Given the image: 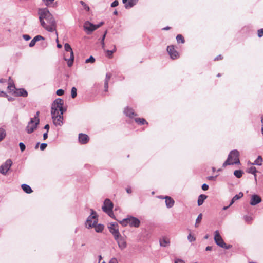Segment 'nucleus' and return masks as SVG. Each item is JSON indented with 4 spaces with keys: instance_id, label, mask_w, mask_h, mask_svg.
<instances>
[{
    "instance_id": "1",
    "label": "nucleus",
    "mask_w": 263,
    "mask_h": 263,
    "mask_svg": "<svg viewBox=\"0 0 263 263\" xmlns=\"http://www.w3.org/2000/svg\"><path fill=\"white\" fill-rule=\"evenodd\" d=\"M38 15L40 24L45 30L51 32L56 30V22L47 8L39 9Z\"/></svg>"
},
{
    "instance_id": "2",
    "label": "nucleus",
    "mask_w": 263,
    "mask_h": 263,
    "mask_svg": "<svg viewBox=\"0 0 263 263\" xmlns=\"http://www.w3.org/2000/svg\"><path fill=\"white\" fill-rule=\"evenodd\" d=\"M64 101L61 98L56 99L52 104L51 114L53 122L55 126H62L63 124Z\"/></svg>"
},
{
    "instance_id": "3",
    "label": "nucleus",
    "mask_w": 263,
    "mask_h": 263,
    "mask_svg": "<svg viewBox=\"0 0 263 263\" xmlns=\"http://www.w3.org/2000/svg\"><path fill=\"white\" fill-rule=\"evenodd\" d=\"M239 152L236 150H232L228 155L227 160L223 163L222 166L223 167L227 165L238 164L240 163Z\"/></svg>"
},
{
    "instance_id": "4",
    "label": "nucleus",
    "mask_w": 263,
    "mask_h": 263,
    "mask_svg": "<svg viewBox=\"0 0 263 263\" xmlns=\"http://www.w3.org/2000/svg\"><path fill=\"white\" fill-rule=\"evenodd\" d=\"M120 223L123 226L129 224L131 227L138 228L140 226V221L137 218L129 216L121 221Z\"/></svg>"
},
{
    "instance_id": "5",
    "label": "nucleus",
    "mask_w": 263,
    "mask_h": 263,
    "mask_svg": "<svg viewBox=\"0 0 263 263\" xmlns=\"http://www.w3.org/2000/svg\"><path fill=\"white\" fill-rule=\"evenodd\" d=\"M97 222L98 219L97 218L96 213L94 210L91 209V215L88 216L85 222L86 227L88 229L92 228L97 223Z\"/></svg>"
},
{
    "instance_id": "6",
    "label": "nucleus",
    "mask_w": 263,
    "mask_h": 263,
    "mask_svg": "<svg viewBox=\"0 0 263 263\" xmlns=\"http://www.w3.org/2000/svg\"><path fill=\"white\" fill-rule=\"evenodd\" d=\"M40 120L37 117L31 118L30 121L28 123L26 130L28 134H31L36 128L37 125L39 124Z\"/></svg>"
},
{
    "instance_id": "7",
    "label": "nucleus",
    "mask_w": 263,
    "mask_h": 263,
    "mask_svg": "<svg viewBox=\"0 0 263 263\" xmlns=\"http://www.w3.org/2000/svg\"><path fill=\"white\" fill-rule=\"evenodd\" d=\"M112 209V202L110 199H106L104 202L103 206H102L103 211L107 213L109 216L112 217V215H113Z\"/></svg>"
},
{
    "instance_id": "8",
    "label": "nucleus",
    "mask_w": 263,
    "mask_h": 263,
    "mask_svg": "<svg viewBox=\"0 0 263 263\" xmlns=\"http://www.w3.org/2000/svg\"><path fill=\"white\" fill-rule=\"evenodd\" d=\"M12 164V162L10 159L7 160L6 161L0 166V173L3 175H6Z\"/></svg>"
},
{
    "instance_id": "9",
    "label": "nucleus",
    "mask_w": 263,
    "mask_h": 263,
    "mask_svg": "<svg viewBox=\"0 0 263 263\" xmlns=\"http://www.w3.org/2000/svg\"><path fill=\"white\" fill-rule=\"evenodd\" d=\"M115 239L116 240L118 246L121 250H124L126 248L127 243L124 237L119 235L118 237L115 238Z\"/></svg>"
},
{
    "instance_id": "10",
    "label": "nucleus",
    "mask_w": 263,
    "mask_h": 263,
    "mask_svg": "<svg viewBox=\"0 0 263 263\" xmlns=\"http://www.w3.org/2000/svg\"><path fill=\"white\" fill-rule=\"evenodd\" d=\"M214 239L215 243L218 246L221 247H223V245H225V242H224L218 230L215 231L214 232Z\"/></svg>"
},
{
    "instance_id": "11",
    "label": "nucleus",
    "mask_w": 263,
    "mask_h": 263,
    "mask_svg": "<svg viewBox=\"0 0 263 263\" xmlns=\"http://www.w3.org/2000/svg\"><path fill=\"white\" fill-rule=\"evenodd\" d=\"M84 29L87 31V34H90L96 30V25L93 24L89 21H86L84 24Z\"/></svg>"
},
{
    "instance_id": "12",
    "label": "nucleus",
    "mask_w": 263,
    "mask_h": 263,
    "mask_svg": "<svg viewBox=\"0 0 263 263\" xmlns=\"http://www.w3.org/2000/svg\"><path fill=\"white\" fill-rule=\"evenodd\" d=\"M167 51L172 59H175L178 58L179 54L178 52L175 50L174 46H168Z\"/></svg>"
},
{
    "instance_id": "13",
    "label": "nucleus",
    "mask_w": 263,
    "mask_h": 263,
    "mask_svg": "<svg viewBox=\"0 0 263 263\" xmlns=\"http://www.w3.org/2000/svg\"><path fill=\"white\" fill-rule=\"evenodd\" d=\"M110 232L113 235L114 238L118 237L120 233L118 230V224L116 223L111 224L108 227Z\"/></svg>"
},
{
    "instance_id": "14",
    "label": "nucleus",
    "mask_w": 263,
    "mask_h": 263,
    "mask_svg": "<svg viewBox=\"0 0 263 263\" xmlns=\"http://www.w3.org/2000/svg\"><path fill=\"white\" fill-rule=\"evenodd\" d=\"M139 0H122L123 3L126 9H130L136 5Z\"/></svg>"
},
{
    "instance_id": "15",
    "label": "nucleus",
    "mask_w": 263,
    "mask_h": 263,
    "mask_svg": "<svg viewBox=\"0 0 263 263\" xmlns=\"http://www.w3.org/2000/svg\"><path fill=\"white\" fill-rule=\"evenodd\" d=\"M261 202V198L257 195H252L250 199V204L251 205H255Z\"/></svg>"
},
{
    "instance_id": "16",
    "label": "nucleus",
    "mask_w": 263,
    "mask_h": 263,
    "mask_svg": "<svg viewBox=\"0 0 263 263\" xmlns=\"http://www.w3.org/2000/svg\"><path fill=\"white\" fill-rule=\"evenodd\" d=\"M13 94L16 96H22L23 97H26L28 96L27 91L23 88L17 89L14 91Z\"/></svg>"
},
{
    "instance_id": "17",
    "label": "nucleus",
    "mask_w": 263,
    "mask_h": 263,
    "mask_svg": "<svg viewBox=\"0 0 263 263\" xmlns=\"http://www.w3.org/2000/svg\"><path fill=\"white\" fill-rule=\"evenodd\" d=\"M79 140L81 144H86L89 141V137L86 134H82V133L79 134Z\"/></svg>"
},
{
    "instance_id": "18",
    "label": "nucleus",
    "mask_w": 263,
    "mask_h": 263,
    "mask_svg": "<svg viewBox=\"0 0 263 263\" xmlns=\"http://www.w3.org/2000/svg\"><path fill=\"white\" fill-rule=\"evenodd\" d=\"M165 199V204L167 208H171L174 204V200L170 196H165L164 198Z\"/></svg>"
},
{
    "instance_id": "19",
    "label": "nucleus",
    "mask_w": 263,
    "mask_h": 263,
    "mask_svg": "<svg viewBox=\"0 0 263 263\" xmlns=\"http://www.w3.org/2000/svg\"><path fill=\"white\" fill-rule=\"evenodd\" d=\"M124 112L127 116L130 118H132L133 116H136V114H135L134 110L128 107H127L126 108H125Z\"/></svg>"
},
{
    "instance_id": "20",
    "label": "nucleus",
    "mask_w": 263,
    "mask_h": 263,
    "mask_svg": "<svg viewBox=\"0 0 263 263\" xmlns=\"http://www.w3.org/2000/svg\"><path fill=\"white\" fill-rule=\"evenodd\" d=\"M243 196L242 192H239L238 194L235 195L232 199L229 206H231L236 200L240 199Z\"/></svg>"
},
{
    "instance_id": "21",
    "label": "nucleus",
    "mask_w": 263,
    "mask_h": 263,
    "mask_svg": "<svg viewBox=\"0 0 263 263\" xmlns=\"http://www.w3.org/2000/svg\"><path fill=\"white\" fill-rule=\"evenodd\" d=\"M8 89L10 90V92H13L16 89L15 85H14L12 80H11V77H9V78Z\"/></svg>"
},
{
    "instance_id": "22",
    "label": "nucleus",
    "mask_w": 263,
    "mask_h": 263,
    "mask_svg": "<svg viewBox=\"0 0 263 263\" xmlns=\"http://www.w3.org/2000/svg\"><path fill=\"white\" fill-rule=\"evenodd\" d=\"M207 198V196L204 194H201L199 195L198 198V205L200 206L201 205L204 201Z\"/></svg>"
},
{
    "instance_id": "23",
    "label": "nucleus",
    "mask_w": 263,
    "mask_h": 263,
    "mask_svg": "<svg viewBox=\"0 0 263 263\" xmlns=\"http://www.w3.org/2000/svg\"><path fill=\"white\" fill-rule=\"evenodd\" d=\"M23 190L27 194H30L32 192V190L30 186L26 184H23L21 185Z\"/></svg>"
},
{
    "instance_id": "24",
    "label": "nucleus",
    "mask_w": 263,
    "mask_h": 263,
    "mask_svg": "<svg viewBox=\"0 0 263 263\" xmlns=\"http://www.w3.org/2000/svg\"><path fill=\"white\" fill-rule=\"evenodd\" d=\"M93 227L95 228V231L98 233L101 232L103 230L104 228L103 224H97V223L96 224L95 226H93Z\"/></svg>"
},
{
    "instance_id": "25",
    "label": "nucleus",
    "mask_w": 263,
    "mask_h": 263,
    "mask_svg": "<svg viewBox=\"0 0 263 263\" xmlns=\"http://www.w3.org/2000/svg\"><path fill=\"white\" fill-rule=\"evenodd\" d=\"M135 121L136 123H137L140 125L147 124V122L144 118H135Z\"/></svg>"
},
{
    "instance_id": "26",
    "label": "nucleus",
    "mask_w": 263,
    "mask_h": 263,
    "mask_svg": "<svg viewBox=\"0 0 263 263\" xmlns=\"http://www.w3.org/2000/svg\"><path fill=\"white\" fill-rule=\"evenodd\" d=\"M262 161V158L261 156H258L257 159L255 160L254 162L253 163L254 165H261Z\"/></svg>"
},
{
    "instance_id": "27",
    "label": "nucleus",
    "mask_w": 263,
    "mask_h": 263,
    "mask_svg": "<svg viewBox=\"0 0 263 263\" xmlns=\"http://www.w3.org/2000/svg\"><path fill=\"white\" fill-rule=\"evenodd\" d=\"M169 243V240L166 238H163L160 240V245L161 246L166 247L168 245Z\"/></svg>"
},
{
    "instance_id": "28",
    "label": "nucleus",
    "mask_w": 263,
    "mask_h": 263,
    "mask_svg": "<svg viewBox=\"0 0 263 263\" xmlns=\"http://www.w3.org/2000/svg\"><path fill=\"white\" fill-rule=\"evenodd\" d=\"M202 214L201 213H200V214H199V215L198 216V217L196 220V222L195 224V227L196 228L198 227L199 223H200V222L202 220Z\"/></svg>"
},
{
    "instance_id": "29",
    "label": "nucleus",
    "mask_w": 263,
    "mask_h": 263,
    "mask_svg": "<svg viewBox=\"0 0 263 263\" xmlns=\"http://www.w3.org/2000/svg\"><path fill=\"white\" fill-rule=\"evenodd\" d=\"M74 60V54L73 52H71V55H70V57L68 61L67 65L68 67H71L72 65L73 64Z\"/></svg>"
},
{
    "instance_id": "30",
    "label": "nucleus",
    "mask_w": 263,
    "mask_h": 263,
    "mask_svg": "<svg viewBox=\"0 0 263 263\" xmlns=\"http://www.w3.org/2000/svg\"><path fill=\"white\" fill-rule=\"evenodd\" d=\"M256 172H257L256 168L253 166L251 167L248 170V173L252 174L254 175L255 180H256Z\"/></svg>"
},
{
    "instance_id": "31",
    "label": "nucleus",
    "mask_w": 263,
    "mask_h": 263,
    "mask_svg": "<svg viewBox=\"0 0 263 263\" xmlns=\"http://www.w3.org/2000/svg\"><path fill=\"white\" fill-rule=\"evenodd\" d=\"M176 40L178 43H184V39L183 36L181 34H178L176 36Z\"/></svg>"
},
{
    "instance_id": "32",
    "label": "nucleus",
    "mask_w": 263,
    "mask_h": 263,
    "mask_svg": "<svg viewBox=\"0 0 263 263\" xmlns=\"http://www.w3.org/2000/svg\"><path fill=\"white\" fill-rule=\"evenodd\" d=\"M6 136L5 130L3 128H0V141H1Z\"/></svg>"
},
{
    "instance_id": "33",
    "label": "nucleus",
    "mask_w": 263,
    "mask_h": 263,
    "mask_svg": "<svg viewBox=\"0 0 263 263\" xmlns=\"http://www.w3.org/2000/svg\"><path fill=\"white\" fill-rule=\"evenodd\" d=\"M243 172L241 170H236L234 172V175L238 178H240L243 174Z\"/></svg>"
},
{
    "instance_id": "34",
    "label": "nucleus",
    "mask_w": 263,
    "mask_h": 263,
    "mask_svg": "<svg viewBox=\"0 0 263 263\" xmlns=\"http://www.w3.org/2000/svg\"><path fill=\"white\" fill-rule=\"evenodd\" d=\"M64 48L65 51L70 52V55H71V52H73L72 49L68 43H65L64 45Z\"/></svg>"
},
{
    "instance_id": "35",
    "label": "nucleus",
    "mask_w": 263,
    "mask_h": 263,
    "mask_svg": "<svg viewBox=\"0 0 263 263\" xmlns=\"http://www.w3.org/2000/svg\"><path fill=\"white\" fill-rule=\"evenodd\" d=\"M106 51L107 53V56L109 58H111L112 57V54L114 53V52L116 51V47L114 46V48L112 50H107Z\"/></svg>"
},
{
    "instance_id": "36",
    "label": "nucleus",
    "mask_w": 263,
    "mask_h": 263,
    "mask_svg": "<svg viewBox=\"0 0 263 263\" xmlns=\"http://www.w3.org/2000/svg\"><path fill=\"white\" fill-rule=\"evenodd\" d=\"M71 97L74 98L77 96V89L76 87H73L71 89Z\"/></svg>"
},
{
    "instance_id": "37",
    "label": "nucleus",
    "mask_w": 263,
    "mask_h": 263,
    "mask_svg": "<svg viewBox=\"0 0 263 263\" xmlns=\"http://www.w3.org/2000/svg\"><path fill=\"white\" fill-rule=\"evenodd\" d=\"M95 59L92 56H90L88 59L86 60L85 63H93L95 62Z\"/></svg>"
},
{
    "instance_id": "38",
    "label": "nucleus",
    "mask_w": 263,
    "mask_h": 263,
    "mask_svg": "<svg viewBox=\"0 0 263 263\" xmlns=\"http://www.w3.org/2000/svg\"><path fill=\"white\" fill-rule=\"evenodd\" d=\"M187 239L190 242H192L195 241L196 238L194 236L190 234L187 236Z\"/></svg>"
},
{
    "instance_id": "39",
    "label": "nucleus",
    "mask_w": 263,
    "mask_h": 263,
    "mask_svg": "<svg viewBox=\"0 0 263 263\" xmlns=\"http://www.w3.org/2000/svg\"><path fill=\"white\" fill-rule=\"evenodd\" d=\"M33 39L34 40V41H35V42H36L39 41L40 40H44V38L42 36H41L40 35H38L35 36L33 38Z\"/></svg>"
},
{
    "instance_id": "40",
    "label": "nucleus",
    "mask_w": 263,
    "mask_h": 263,
    "mask_svg": "<svg viewBox=\"0 0 263 263\" xmlns=\"http://www.w3.org/2000/svg\"><path fill=\"white\" fill-rule=\"evenodd\" d=\"M111 77V74L110 73H107L106 74V77L105 79L104 82L109 83V81Z\"/></svg>"
},
{
    "instance_id": "41",
    "label": "nucleus",
    "mask_w": 263,
    "mask_h": 263,
    "mask_svg": "<svg viewBox=\"0 0 263 263\" xmlns=\"http://www.w3.org/2000/svg\"><path fill=\"white\" fill-rule=\"evenodd\" d=\"M42 1L44 2L46 6H49L51 4H52V3L53 2V1L54 0H42Z\"/></svg>"
},
{
    "instance_id": "42",
    "label": "nucleus",
    "mask_w": 263,
    "mask_h": 263,
    "mask_svg": "<svg viewBox=\"0 0 263 263\" xmlns=\"http://www.w3.org/2000/svg\"><path fill=\"white\" fill-rule=\"evenodd\" d=\"M244 219L248 223H250L252 220V218L251 216H244Z\"/></svg>"
},
{
    "instance_id": "43",
    "label": "nucleus",
    "mask_w": 263,
    "mask_h": 263,
    "mask_svg": "<svg viewBox=\"0 0 263 263\" xmlns=\"http://www.w3.org/2000/svg\"><path fill=\"white\" fill-rule=\"evenodd\" d=\"M19 146L22 152H23L26 148L25 144L22 142H20L19 143Z\"/></svg>"
},
{
    "instance_id": "44",
    "label": "nucleus",
    "mask_w": 263,
    "mask_h": 263,
    "mask_svg": "<svg viewBox=\"0 0 263 263\" xmlns=\"http://www.w3.org/2000/svg\"><path fill=\"white\" fill-rule=\"evenodd\" d=\"M80 4L84 7L86 10L89 11V7L83 1H80Z\"/></svg>"
},
{
    "instance_id": "45",
    "label": "nucleus",
    "mask_w": 263,
    "mask_h": 263,
    "mask_svg": "<svg viewBox=\"0 0 263 263\" xmlns=\"http://www.w3.org/2000/svg\"><path fill=\"white\" fill-rule=\"evenodd\" d=\"M64 91L62 89H58L56 92V94L58 96H62L64 94Z\"/></svg>"
},
{
    "instance_id": "46",
    "label": "nucleus",
    "mask_w": 263,
    "mask_h": 263,
    "mask_svg": "<svg viewBox=\"0 0 263 263\" xmlns=\"http://www.w3.org/2000/svg\"><path fill=\"white\" fill-rule=\"evenodd\" d=\"M119 5V2L117 0L114 1L111 4V7H115Z\"/></svg>"
},
{
    "instance_id": "47",
    "label": "nucleus",
    "mask_w": 263,
    "mask_h": 263,
    "mask_svg": "<svg viewBox=\"0 0 263 263\" xmlns=\"http://www.w3.org/2000/svg\"><path fill=\"white\" fill-rule=\"evenodd\" d=\"M47 144L45 143H42L40 145V149L41 151H44L47 147Z\"/></svg>"
},
{
    "instance_id": "48",
    "label": "nucleus",
    "mask_w": 263,
    "mask_h": 263,
    "mask_svg": "<svg viewBox=\"0 0 263 263\" xmlns=\"http://www.w3.org/2000/svg\"><path fill=\"white\" fill-rule=\"evenodd\" d=\"M258 36L259 37L263 36V29H260L258 30Z\"/></svg>"
},
{
    "instance_id": "49",
    "label": "nucleus",
    "mask_w": 263,
    "mask_h": 263,
    "mask_svg": "<svg viewBox=\"0 0 263 263\" xmlns=\"http://www.w3.org/2000/svg\"><path fill=\"white\" fill-rule=\"evenodd\" d=\"M35 43H36L35 41H34V40L33 39L30 42L29 46L30 47H32L35 45Z\"/></svg>"
},
{
    "instance_id": "50",
    "label": "nucleus",
    "mask_w": 263,
    "mask_h": 263,
    "mask_svg": "<svg viewBox=\"0 0 263 263\" xmlns=\"http://www.w3.org/2000/svg\"><path fill=\"white\" fill-rule=\"evenodd\" d=\"M23 39L26 41H28L31 39V37L27 34H24L23 35Z\"/></svg>"
},
{
    "instance_id": "51",
    "label": "nucleus",
    "mask_w": 263,
    "mask_h": 263,
    "mask_svg": "<svg viewBox=\"0 0 263 263\" xmlns=\"http://www.w3.org/2000/svg\"><path fill=\"white\" fill-rule=\"evenodd\" d=\"M209 189V185L205 183L202 185V189L204 191H206Z\"/></svg>"
},
{
    "instance_id": "52",
    "label": "nucleus",
    "mask_w": 263,
    "mask_h": 263,
    "mask_svg": "<svg viewBox=\"0 0 263 263\" xmlns=\"http://www.w3.org/2000/svg\"><path fill=\"white\" fill-rule=\"evenodd\" d=\"M108 263H118V260L116 258H111Z\"/></svg>"
},
{
    "instance_id": "53",
    "label": "nucleus",
    "mask_w": 263,
    "mask_h": 263,
    "mask_svg": "<svg viewBox=\"0 0 263 263\" xmlns=\"http://www.w3.org/2000/svg\"><path fill=\"white\" fill-rule=\"evenodd\" d=\"M232 247V245H227L225 243V245H223V247H221V248H224L226 249H229Z\"/></svg>"
},
{
    "instance_id": "54",
    "label": "nucleus",
    "mask_w": 263,
    "mask_h": 263,
    "mask_svg": "<svg viewBox=\"0 0 263 263\" xmlns=\"http://www.w3.org/2000/svg\"><path fill=\"white\" fill-rule=\"evenodd\" d=\"M108 83L104 82V91L107 92L108 91Z\"/></svg>"
},
{
    "instance_id": "55",
    "label": "nucleus",
    "mask_w": 263,
    "mask_h": 263,
    "mask_svg": "<svg viewBox=\"0 0 263 263\" xmlns=\"http://www.w3.org/2000/svg\"><path fill=\"white\" fill-rule=\"evenodd\" d=\"M174 263H185V262L181 259H177L175 261Z\"/></svg>"
},
{
    "instance_id": "56",
    "label": "nucleus",
    "mask_w": 263,
    "mask_h": 263,
    "mask_svg": "<svg viewBox=\"0 0 263 263\" xmlns=\"http://www.w3.org/2000/svg\"><path fill=\"white\" fill-rule=\"evenodd\" d=\"M223 57L221 55H219L218 56H217L215 59H214V60L215 61H216V60H221L222 59Z\"/></svg>"
},
{
    "instance_id": "57",
    "label": "nucleus",
    "mask_w": 263,
    "mask_h": 263,
    "mask_svg": "<svg viewBox=\"0 0 263 263\" xmlns=\"http://www.w3.org/2000/svg\"><path fill=\"white\" fill-rule=\"evenodd\" d=\"M106 33H107V31H105L104 34L103 35V36L102 37L101 41V43H103V42H104V40H105Z\"/></svg>"
},
{
    "instance_id": "58",
    "label": "nucleus",
    "mask_w": 263,
    "mask_h": 263,
    "mask_svg": "<svg viewBox=\"0 0 263 263\" xmlns=\"http://www.w3.org/2000/svg\"><path fill=\"white\" fill-rule=\"evenodd\" d=\"M216 178V176H209V177H208V179L209 180H214Z\"/></svg>"
},
{
    "instance_id": "59",
    "label": "nucleus",
    "mask_w": 263,
    "mask_h": 263,
    "mask_svg": "<svg viewBox=\"0 0 263 263\" xmlns=\"http://www.w3.org/2000/svg\"><path fill=\"white\" fill-rule=\"evenodd\" d=\"M104 24L103 22H100L99 24L96 25V29L101 27Z\"/></svg>"
},
{
    "instance_id": "60",
    "label": "nucleus",
    "mask_w": 263,
    "mask_h": 263,
    "mask_svg": "<svg viewBox=\"0 0 263 263\" xmlns=\"http://www.w3.org/2000/svg\"><path fill=\"white\" fill-rule=\"evenodd\" d=\"M49 128H50V126H49V124H46L45 125V126H44V129H46L47 130L46 132H48V130L49 129Z\"/></svg>"
},
{
    "instance_id": "61",
    "label": "nucleus",
    "mask_w": 263,
    "mask_h": 263,
    "mask_svg": "<svg viewBox=\"0 0 263 263\" xmlns=\"http://www.w3.org/2000/svg\"><path fill=\"white\" fill-rule=\"evenodd\" d=\"M48 138V132H46L43 134V139L45 140Z\"/></svg>"
},
{
    "instance_id": "62",
    "label": "nucleus",
    "mask_w": 263,
    "mask_h": 263,
    "mask_svg": "<svg viewBox=\"0 0 263 263\" xmlns=\"http://www.w3.org/2000/svg\"><path fill=\"white\" fill-rule=\"evenodd\" d=\"M126 191L127 193L128 194L131 193L132 192V189L130 187L126 188Z\"/></svg>"
},
{
    "instance_id": "63",
    "label": "nucleus",
    "mask_w": 263,
    "mask_h": 263,
    "mask_svg": "<svg viewBox=\"0 0 263 263\" xmlns=\"http://www.w3.org/2000/svg\"><path fill=\"white\" fill-rule=\"evenodd\" d=\"M212 249V247L211 246H207L205 248L206 251H210Z\"/></svg>"
},
{
    "instance_id": "64",
    "label": "nucleus",
    "mask_w": 263,
    "mask_h": 263,
    "mask_svg": "<svg viewBox=\"0 0 263 263\" xmlns=\"http://www.w3.org/2000/svg\"><path fill=\"white\" fill-rule=\"evenodd\" d=\"M14 100V99L11 97H8V100L9 101H13Z\"/></svg>"
}]
</instances>
